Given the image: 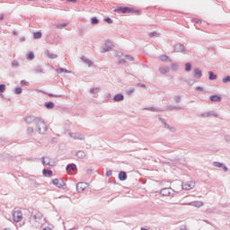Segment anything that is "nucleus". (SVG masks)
Listing matches in <instances>:
<instances>
[{"instance_id": "c9c22d12", "label": "nucleus", "mask_w": 230, "mask_h": 230, "mask_svg": "<svg viewBox=\"0 0 230 230\" xmlns=\"http://www.w3.org/2000/svg\"><path fill=\"white\" fill-rule=\"evenodd\" d=\"M185 71L187 73H190V71H191V63H186L185 64Z\"/></svg>"}, {"instance_id": "6e6d98bb", "label": "nucleus", "mask_w": 230, "mask_h": 230, "mask_svg": "<svg viewBox=\"0 0 230 230\" xmlns=\"http://www.w3.org/2000/svg\"><path fill=\"white\" fill-rule=\"evenodd\" d=\"M149 37H151V38L157 37V32L153 31V32L149 33Z\"/></svg>"}, {"instance_id": "13d9d810", "label": "nucleus", "mask_w": 230, "mask_h": 230, "mask_svg": "<svg viewBox=\"0 0 230 230\" xmlns=\"http://www.w3.org/2000/svg\"><path fill=\"white\" fill-rule=\"evenodd\" d=\"M134 88H131L129 90L127 91V94H128L130 96V94H132V93H134Z\"/></svg>"}, {"instance_id": "58836bf2", "label": "nucleus", "mask_w": 230, "mask_h": 230, "mask_svg": "<svg viewBox=\"0 0 230 230\" xmlns=\"http://www.w3.org/2000/svg\"><path fill=\"white\" fill-rule=\"evenodd\" d=\"M91 22H92V24H98L100 22V20H98L97 17H93L91 19Z\"/></svg>"}, {"instance_id": "2eb2a0df", "label": "nucleus", "mask_w": 230, "mask_h": 230, "mask_svg": "<svg viewBox=\"0 0 230 230\" xmlns=\"http://www.w3.org/2000/svg\"><path fill=\"white\" fill-rule=\"evenodd\" d=\"M144 111H149L150 112H163V110L161 108L156 107L144 108Z\"/></svg>"}, {"instance_id": "864d4df0", "label": "nucleus", "mask_w": 230, "mask_h": 230, "mask_svg": "<svg viewBox=\"0 0 230 230\" xmlns=\"http://www.w3.org/2000/svg\"><path fill=\"white\" fill-rule=\"evenodd\" d=\"M137 87H142L143 89H145L146 87V84H145L143 83H138V84H137Z\"/></svg>"}, {"instance_id": "39448f33", "label": "nucleus", "mask_w": 230, "mask_h": 230, "mask_svg": "<svg viewBox=\"0 0 230 230\" xmlns=\"http://www.w3.org/2000/svg\"><path fill=\"white\" fill-rule=\"evenodd\" d=\"M87 188H89V184L86 182L81 181L76 184V190L78 193H84Z\"/></svg>"}, {"instance_id": "473e14b6", "label": "nucleus", "mask_w": 230, "mask_h": 230, "mask_svg": "<svg viewBox=\"0 0 230 230\" xmlns=\"http://www.w3.org/2000/svg\"><path fill=\"white\" fill-rule=\"evenodd\" d=\"M160 60H161L162 62H166V60H169V62H172V59H170V58H169L168 56H166V55L161 56V57H160Z\"/></svg>"}, {"instance_id": "603ef678", "label": "nucleus", "mask_w": 230, "mask_h": 230, "mask_svg": "<svg viewBox=\"0 0 230 230\" xmlns=\"http://www.w3.org/2000/svg\"><path fill=\"white\" fill-rule=\"evenodd\" d=\"M125 58H126V60H129V61L134 60V57H132V56H130V55H126V56H125Z\"/></svg>"}, {"instance_id": "9b49d317", "label": "nucleus", "mask_w": 230, "mask_h": 230, "mask_svg": "<svg viewBox=\"0 0 230 230\" xmlns=\"http://www.w3.org/2000/svg\"><path fill=\"white\" fill-rule=\"evenodd\" d=\"M52 184L57 188H64L66 186V182L62 179H55L52 181Z\"/></svg>"}, {"instance_id": "f3484780", "label": "nucleus", "mask_w": 230, "mask_h": 230, "mask_svg": "<svg viewBox=\"0 0 230 230\" xmlns=\"http://www.w3.org/2000/svg\"><path fill=\"white\" fill-rule=\"evenodd\" d=\"M42 164L43 166H55V163L49 162V160H46V158L44 156H42Z\"/></svg>"}, {"instance_id": "a19ab883", "label": "nucleus", "mask_w": 230, "mask_h": 230, "mask_svg": "<svg viewBox=\"0 0 230 230\" xmlns=\"http://www.w3.org/2000/svg\"><path fill=\"white\" fill-rule=\"evenodd\" d=\"M4 91H6V84H0V93H4Z\"/></svg>"}, {"instance_id": "4d7b16f0", "label": "nucleus", "mask_w": 230, "mask_h": 230, "mask_svg": "<svg viewBox=\"0 0 230 230\" xmlns=\"http://www.w3.org/2000/svg\"><path fill=\"white\" fill-rule=\"evenodd\" d=\"M225 140L226 141V143H230V135L225 136Z\"/></svg>"}, {"instance_id": "bf43d9fd", "label": "nucleus", "mask_w": 230, "mask_h": 230, "mask_svg": "<svg viewBox=\"0 0 230 230\" xmlns=\"http://www.w3.org/2000/svg\"><path fill=\"white\" fill-rule=\"evenodd\" d=\"M111 175L112 172L111 170L106 172V177H111Z\"/></svg>"}, {"instance_id": "c756f323", "label": "nucleus", "mask_w": 230, "mask_h": 230, "mask_svg": "<svg viewBox=\"0 0 230 230\" xmlns=\"http://www.w3.org/2000/svg\"><path fill=\"white\" fill-rule=\"evenodd\" d=\"M164 127H165V128H167L168 130H170V132H175V128H173V127H171V125L170 124H168V123H166V122H164Z\"/></svg>"}, {"instance_id": "9d476101", "label": "nucleus", "mask_w": 230, "mask_h": 230, "mask_svg": "<svg viewBox=\"0 0 230 230\" xmlns=\"http://www.w3.org/2000/svg\"><path fill=\"white\" fill-rule=\"evenodd\" d=\"M182 190H185L186 191H190V190H193L195 188V182L194 181H188L184 184H181Z\"/></svg>"}, {"instance_id": "f257e3e1", "label": "nucleus", "mask_w": 230, "mask_h": 230, "mask_svg": "<svg viewBox=\"0 0 230 230\" xmlns=\"http://www.w3.org/2000/svg\"><path fill=\"white\" fill-rule=\"evenodd\" d=\"M24 121L27 125H36V131L38 134H46L48 131L46 122L44 119H40V117L30 115L24 118Z\"/></svg>"}, {"instance_id": "0e129e2a", "label": "nucleus", "mask_w": 230, "mask_h": 230, "mask_svg": "<svg viewBox=\"0 0 230 230\" xmlns=\"http://www.w3.org/2000/svg\"><path fill=\"white\" fill-rule=\"evenodd\" d=\"M196 91H204V88L201 86H197Z\"/></svg>"}, {"instance_id": "4c0bfd02", "label": "nucleus", "mask_w": 230, "mask_h": 230, "mask_svg": "<svg viewBox=\"0 0 230 230\" xmlns=\"http://www.w3.org/2000/svg\"><path fill=\"white\" fill-rule=\"evenodd\" d=\"M223 84H229L230 82V75H226L222 79Z\"/></svg>"}, {"instance_id": "6e6552de", "label": "nucleus", "mask_w": 230, "mask_h": 230, "mask_svg": "<svg viewBox=\"0 0 230 230\" xmlns=\"http://www.w3.org/2000/svg\"><path fill=\"white\" fill-rule=\"evenodd\" d=\"M161 195L164 197H170L172 193H175V190L172 188H164L160 190Z\"/></svg>"}, {"instance_id": "a878e982", "label": "nucleus", "mask_w": 230, "mask_h": 230, "mask_svg": "<svg viewBox=\"0 0 230 230\" xmlns=\"http://www.w3.org/2000/svg\"><path fill=\"white\" fill-rule=\"evenodd\" d=\"M45 107L49 110L55 109V103L53 102H46Z\"/></svg>"}, {"instance_id": "5701e85b", "label": "nucleus", "mask_w": 230, "mask_h": 230, "mask_svg": "<svg viewBox=\"0 0 230 230\" xmlns=\"http://www.w3.org/2000/svg\"><path fill=\"white\" fill-rule=\"evenodd\" d=\"M81 60H83L84 62V64H87L89 66V67H91V66H93V61L88 59L87 57H85V56H83L81 58Z\"/></svg>"}, {"instance_id": "bb28decb", "label": "nucleus", "mask_w": 230, "mask_h": 230, "mask_svg": "<svg viewBox=\"0 0 230 230\" xmlns=\"http://www.w3.org/2000/svg\"><path fill=\"white\" fill-rule=\"evenodd\" d=\"M42 173H43V175H44L45 177H48V175H49V176L53 175V171L48 170V169H44V170L42 171Z\"/></svg>"}, {"instance_id": "20e7f679", "label": "nucleus", "mask_w": 230, "mask_h": 230, "mask_svg": "<svg viewBox=\"0 0 230 230\" xmlns=\"http://www.w3.org/2000/svg\"><path fill=\"white\" fill-rule=\"evenodd\" d=\"M173 51L174 53H182L183 55H188V50L186 49V47H184V44L182 43H176L173 46Z\"/></svg>"}, {"instance_id": "37998d69", "label": "nucleus", "mask_w": 230, "mask_h": 230, "mask_svg": "<svg viewBox=\"0 0 230 230\" xmlns=\"http://www.w3.org/2000/svg\"><path fill=\"white\" fill-rule=\"evenodd\" d=\"M15 94H21L22 93V88L16 87L14 90Z\"/></svg>"}, {"instance_id": "774afa93", "label": "nucleus", "mask_w": 230, "mask_h": 230, "mask_svg": "<svg viewBox=\"0 0 230 230\" xmlns=\"http://www.w3.org/2000/svg\"><path fill=\"white\" fill-rule=\"evenodd\" d=\"M42 230H52L49 226L43 228Z\"/></svg>"}, {"instance_id": "6ab92c4d", "label": "nucleus", "mask_w": 230, "mask_h": 230, "mask_svg": "<svg viewBox=\"0 0 230 230\" xmlns=\"http://www.w3.org/2000/svg\"><path fill=\"white\" fill-rule=\"evenodd\" d=\"M45 54L47 55V57L49 58H52V59L58 58V55L53 54V53L49 52V50H46Z\"/></svg>"}, {"instance_id": "ea45409f", "label": "nucleus", "mask_w": 230, "mask_h": 230, "mask_svg": "<svg viewBox=\"0 0 230 230\" xmlns=\"http://www.w3.org/2000/svg\"><path fill=\"white\" fill-rule=\"evenodd\" d=\"M19 61H17V60H13V62H12V67H15V68H17V67H19Z\"/></svg>"}, {"instance_id": "c03bdc74", "label": "nucleus", "mask_w": 230, "mask_h": 230, "mask_svg": "<svg viewBox=\"0 0 230 230\" xmlns=\"http://www.w3.org/2000/svg\"><path fill=\"white\" fill-rule=\"evenodd\" d=\"M207 213L208 215H215V213H216L215 208H208Z\"/></svg>"}, {"instance_id": "f03ea898", "label": "nucleus", "mask_w": 230, "mask_h": 230, "mask_svg": "<svg viewBox=\"0 0 230 230\" xmlns=\"http://www.w3.org/2000/svg\"><path fill=\"white\" fill-rule=\"evenodd\" d=\"M29 222L31 224V226H34L37 227V226L40 225V222H42V213L37 211V210H32L29 211Z\"/></svg>"}, {"instance_id": "8fccbe9b", "label": "nucleus", "mask_w": 230, "mask_h": 230, "mask_svg": "<svg viewBox=\"0 0 230 230\" xmlns=\"http://www.w3.org/2000/svg\"><path fill=\"white\" fill-rule=\"evenodd\" d=\"M174 100H175L176 103H181V95L174 96Z\"/></svg>"}, {"instance_id": "7ed1b4c3", "label": "nucleus", "mask_w": 230, "mask_h": 230, "mask_svg": "<svg viewBox=\"0 0 230 230\" xmlns=\"http://www.w3.org/2000/svg\"><path fill=\"white\" fill-rule=\"evenodd\" d=\"M116 13H137V11L128 6H119L114 9Z\"/></svg>"}, {"instance_id": "4468645a", "label": "nucleus", "mask_w": 230, "mask_h": 230, "mask_svg": "<svg viewBox=\"0 0 230 230\" xmlns=\"http://www.w3.org/2000/svg\"><path fill=\"white\" fill-rule=\"evenodd\" d=\"M194 78H197L199 80V78H202V70L199 68H194Z\"/></svg>"}, {"instance_id": "de8ad7c7", "label": "nucleus", "mask_w": 230, "mask_h": 230, "mask_svg": "<svg viewBox=\"0 0 230 230\" xmlns=\"http://www.w3.org/2000/svg\"><path fill=\"white\" fill-rule=\"evenodd\" d=\"M105 22H107L108 24H112V19L111 17H107L104 19Z\"/></svg>"}, {"instance_id": "052dcab7", "label": "nucleus", "mask_w": 230, "mask_h": 230, "mask_svg": "<svg viewBox=\"0 0 230 230\" xmlns=\"http://www.w3.org/2000/svg\"><path fill=\"white\" fill-rule=\"evenodd\" d=\"M159 121H161V123H163L164 125V123H166V120H164V119H163L162 117L158 118Z\"/></svg>"}, {"instance_id": "79ce46f5", "label": "nucleus", "mask_w": 230, "mask_h": 230, "mask_svg": "<svg viewBox=\"0 0 230 230\" xmlns=\"http://www.w3.org/2000/svg\"><path fill=\"white\" fill-rule=\"evenodd\" d=\"M98 91H100V88L96 87V88H92L90 90L91 94H96V93H98Z\"/></svg>"}, {"instance_id": "b1692460", "label": "nucleus", "mask_w": 230, "mask_h": 230, "mask_svg": "<svg viewBox=\"0 0 230 230\" xmlns=\"http://www.w3.org/2000/svg\"><path fill=\"white\" fill-rule=\"evenodd\" d=\"M159 72H160L162 75H166V73H170V66L160 67V68H159Z\"/></svg>"}, {"instance_id": "3c124183", "label": "nucleus", "mask_w": 230, "mask_h": 230, "mask_svg": "<svg viewBox=\"0 0 230 230\" xmlns=\"http://www.w3.org/2000/svg\"><path fill=\"white\" fill-rule=\"evenodd\" d=\"M117 64L118 66H121L123 64H127V61L125 59H119Z\"/></svg>"}, {"instance_id": "69168bd1", "label": "nucleus", "mask_w": 230, "mask_h": 230, "mask_svg": "<svg viewBox=\"0 0 230 230\" xmlns=\"http://www.w3.org/2000/svg\"><path fill=\"white\" fill-rule=\"evenodd\" d=\"M26 38L24 36L20 38V42H25Z\"/></svg>"}, {"instance_id": "0eeeda50", "label": "nucleus", "mask_w": 230, "mask_h": 230, "mask_svg": "<svg viewBox=\"0 0 230 230\" xmlns=\"http://www.w3.org/2000/svg\"><path fill=\"white\" fill-rule=\"evenodd\" d=\"M181 206H192L193 208H202L204 202L202 201H190L189 203H181Z\"/></svg>"}, {"instance_id": "aec40b11", "label": "nucleus", "mask_w": 230, "mask_h": 230, "mask_svg": "<svg viewBox=\"0 0 230 230\" xmlns=\"http://www.w3.org/2000/svg\"><path fill=\"white\" fill-rule=\"evenodd\" d=\"M119 181H127V172H123V171L119 172Z\"/></svg>"}, {"instance_id": "680f3d73", "label": "nucleus", "mask_w": 230, "mask_h": 230, "mask_svg": "<svg viewBox=\"0 0 230 230\" xmlns=\"http://www.w3.org/2000/svg\"><path fill=\"white\" fill-rule=\"evenodd\" d=\"M180 230H188V227L185 225H183L180 227Z\"/></svg>"}, {"instance_id": "e433bc0d", "label": "nucleus", "mask_w": 230, "mask_h": 230, "mask_svg": "<svg viewBox=\"0 0 230 230\" xmlns=\"http://www.w3.org/2000/svg\"><path fill=\"white\" fill-rule=\"evenodd\" d=\"M49 98H62V94L47 93Z\"/></svg>"}, {"instance_id": "a18cd8bd", "label": "nucleus", "mask_w": 230, "mask_h": 230, "mask_svg": "<svg viewBox=\"0 0 230 230\" xmlns=\"http://www.w3.org/2000/svg\"><path fill=\"white\" fill-rule=\"evenodd\" d=\"M177 69H179V65H177L176 63H173L172 65V71H177Z\"/></svg>"}, {"instance_id": "2f4dec72", "label": "nucleus", "mask_w": 230, "mask_h": 230, "mask_svg": "<svg viewBox=\"0 0 230 230\" xmlns=\"http://www.w3.org/2000/svg\"><path fill=\"white\" fill-rule=\"evenodd\" d=\"M66 26H67V23L64 22L60 24H56L55 28H57L58 30H63V28H66Z\"/></svg>"}, {"instance_id": "5fc2aeb1", "label": "nucleus", "mask_w": 230, "mask_h": 230, "mask_svg": "<svg viewBox=\"0 0 230 230\" xmlns=\"http://www.w3.org/2000/svg\"><path fill=\"white\" fill-rule=\"evenodd\" d=\"M20 84H21V85H22L23 87L26 86V85H28V82H27L26 80H22V81L20 82Z\"/></svg>"}, {"instance_id": "f8f14e48", "label": "nucleus", "mask_w": 230, "mask_h": 230, "mask_svg": "<svg viewBox=\"0 0 230 230\" xmlns=\"http://www.w3.org/2000/svg\"><path fill=\"white\" fill-rule=\"evenodd\" d=\"M69 136L72 139H77L79 141H84V139H85V137L80 133H70Z\"/></svg>"}, {"instance_id": "f704fd0d", "label": "nucleus", "mask_w": 230, "mask_h": 230, "mask_svg": "<svg viewBox=\"0 0 230 230\" xmlns=\"http://www.w3.org/2000/svg\"><path fill=\"white\" fill-rule=\"evenodd\" d=\"M27 58H28V60H33V58H35V54H33L32 51L29 52L27 54Z\"/></svg>"}, {"instance_id": "a211bd4d", "label": "nucleus", "mask_w": 230, "mask_h": 230, "mask_svg": "<svg viewBox=\"0 0 230 230\" xmlns=\"http://www.w3.org/2000/svg\"><path fill=\"white\" fill-rule=\"evenodd\" d=\"M66 172H73L76 170V164H68L66 167Z\"/></svg>"}, {"instance_id": "338daca9", "label": "nucleus", "mask_w": 230, "mask_h": 230, "mask_svg": "<svg viewBox=\"0 0 230 230\" xmlns=\"http://www.w3.org/2000/svg\"><path fill=\"white\" fill-rule=\"evenodd\" d=\"M4 13H0V21H4Z\"/></svg>"}, {"instance_id": "4be33fe9", "label": "nucleus", "mask_w": 230, "mask_h": 230, "mask_svg": "<svg viewBox=\"0 0 230 230\" xmlns=\"http://www.w3.org/2000/svg\"><path fill=\"white\" fill-rule=\"evenodd\" d=\"M85 155H87L85 154V151L81 150L76 153V156L78 157V159H85Z\"/></svg>"}, {"instance_id": "412c9836", "label": "nucleus", "mask_w": 230, "mask_h": 230, "mask_svg": "<svg viewBox=\"0 0 230 230\" xmlns=\"http://www.w3.org/2000/svg\"><path fill=\"white\" fill-rule=\"evenodd\" d=\"M210 101L211 102H222V97L220 95H211L210 96Z\"/></svg>"}, {"instance_id": "7c9ffc66", "label": "nucleus", "mask_w": 230, "mask_h": 230, "mask_svg": "<svg viewBox=\"0 0 230 230\" xmlns=\"http://www.w3.org/2000/svg\"><path fill=\"white\" fill-rule=\"evenodd\" d=\"M41 38H42V32L36 31V32L33 33V39L38 40V39H41Z\"/></svg>"}, {"instance_id": "cd10ccee", "label": "nucleus", "mask_w": 230, "mask_h": 230, "mask_svg": "<svg viewBox=\"0 0 230 230\" xmlns=\"http://www.w3.org/2000/svg\"><path fill=\"white\" fill-rule=\"evenodd\" d=\"M217 76L213 71L208 72V80H217Z\"/></svg>"}, {"instance_id": "393cba45", "label": "nucleus", "mask_w": 230, "mask_h": 230, "mask_svg": "<svg viewBox=\"0 0 230 230\" xmlns=\"http://www.w3.org/2000/svg\"><path fill=\"white\" fill-rule=\"evenodd\" d=\"M167 109H169V111H182V107H181V106L168 105Z\"/></svg>"}, {"instance_id": "49530a36", "label": "nucleus", "mask_w": 230, "mask_h": 230, "mask_svg": "<svg viewBox=\"0 0 230 230\" xmlns=\"http://www.w3.org/2000/svg\"><path fill=\"white\" fill-rule=\"evenodd\" d=\"M111 49H112V47L107 46L102 49V51H103V53H107V51H111Z\"/></svg>"}, {"instance_id": "72a5a7b5", "label": "nucleus", "mask_w": 230, "mask_h": 230, "mask_svg": "<svg viewBox=\"0 0 230 230\" xmlns=\"http://www.w3.org/2000/svg\"><path fill=\"white\" fill-rule=\"evenodd\" d=\"M57 73H58V75H61V73H71V71H69L66 68H58Z\"/></svg>"}, {"instance_id": "09e8293b", "label": "nucleus", "mask_w": 230, "mask_h": 230, "mask_svg": "<svg viewBox=\"0 0 230 230\" xmlns=\"http://www.w3.org/2000/svg\"><path fill=\"white\" fill-rule=\"evenodd\" d=\"M34 73H37V74L42 73V67L38 66V67L34 70Z\"/></svg>"}, {"instance_id": "1a4fd4ad", "label": "nucleus", "mask_w": 230, "mask_h": 230, "mask_svg": "<svg viewBox=\"0 0 230 230\" xmlns=\"http://www.w3.org/2000/svg\"><path fill=\"white\" fill-rule=\"evenodd\" d=\"M218 118V113L215 111L201 113V118Z\"/></svg>"}, {"instance_id": "ddd939ff", "label": "nucleus", "mask_w": 230, "mask_h": 230, "mask_svg": "<svg viewBox=\"0 0 230 230\" xmlns=\"http://www.w3.org/2000/svg\"><path fill=\"white\" fill-rule=\"evenodd\" d=\"M213 166L216 168H223L224 172H228L229 170V168H227V166H226V164H224L222 162H214Z\"/></svg>"}, {"instance_id": "423d86ee", "label": "nucleus", "mask_w": 230, "mask_h": 230, "mask_svg": "<svg viewBox=\"0 0 230 230\" xmlns=\"http://www.w3.org/2000/svg\"><path fill=\"white\" fill-rule=\"evenodd\" d=\"M13 222H21L22 220V212L21 210H15L13 212Z\"/></svg>"}, {"instance_id": "e2e57ef3", "label": "nucleus", "mask_w": 230, "mask_h": 230, "mask_svg": "<svg viewBox=\"0 0 230 230\" xmlns=\"http://www.w3.org/2000/svg\"><path fill=\"white\" fill-rule=\"evenodd\" d=\"M86 173L91 175L93 173V169H87Z\"/></svg>"}, {"instance_id": "dca6fc26", "label": "nucleus", "mask_w": 230, "mask_h": 230, "mask_svg": "<svg viewBox=\"0 0 230 230\" xmlns=\"http://www.w3.org/2000/svg\"><path fill=\"white\" fill-rule=\"evenodd\" d=\"M114 102H123L125 100V95L123 93H117L113 97Z\"/></svg>"}, {"instance_id": "c85d7f7f", "label": "nucleus", "mask_w": 230, "mask_h": 230, "mask_svg": "<svg viewBox=\"0 0 230 230\" xmlns=\"http://www.w3.org/2000/svg\"><path fill=\"white\" fill-rule=\"evenodd\" d=\"M33 132H35V129L33 128V127L27 128V130H26L27 136H33Z\"/></svg>"}]
</instances>
